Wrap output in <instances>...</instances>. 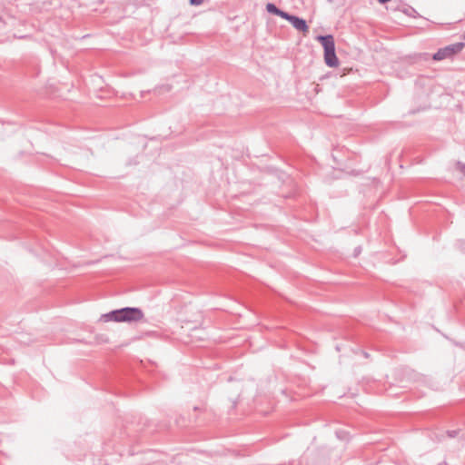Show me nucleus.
Segmentation results:
<instances>
[{"instance_id": "f03ea898", "label": "nucleus", "mask_w": 465, "mask_h": 465, "mask_svg": "<svg viewBox=\"0 0 465 465\" xmlns=\"http://www.w3.org/2000/svg\"><path fill=\"white\" fill-rule=\"evenodd\" d=\"M464 45V43L460 42L440 48L433 54V60L441 61L444 59L452 58L455 54L461 52Z\"/></svg>"}, {"instance_id": "423d86ee", "label": "nucleus", "mask_w": 465, "mask_h": 465, "mask_svg": "<svg viewBox=\"0 0 465 465\" xmlns=\"http://www.w3.org/2000/svg\"><path fill=\"white\" fill-rule=\"evenodd\" d=\"M266 10L268 13L276 15L283 19L285 18V16L288 14V13L279 9L274 4H272V3H268L266 5Z\"/></svg>"}, {"instance_id": "39448f33", "label": "nucleus", "mask_w": 465, "mask_h": 465, "mask_svg": "<svg viewBox=\"0 0 465 465\" xmlns=\"http://www.w3.org/2000/svg\"><path fill=\"white\" fill-rule=\"evenodd\" d=\"M325 64L330 67H336L339 64V60L336 56L335 50L324 53Z\"/></svg>"}, {"instance_id": "20e7f679", "label": "nucleus", "mask_w": 465, "mask_h": 465, "mask_svg": "<svg viewBox=\"0 0 465 465\" xmlns=\"http://www.w3.org/2000/svg\"><path fill=\"white\" fill-rule=\"evenodd\" d=\"M316 39L322 44L324 53L335 50V42L331 35H318Z\"/></svg>"}, {"instance_id": "7ed1b4c3", "label": "nucleus", "mask_w": 465, "mask_h": 465, "mask_svg": "<svg viewBox=\"0 0 465 465\" xmlns=\"http://www.w3.org/2000/svg\"><path fill=\"white\" fill-rule=\"evenodd\" d=\"M284 19L290 22L297 31L304 34L308 33L309 26L304 19L290 14H287Z\"/></svg>"}, {"instance_id": "6e6552de", "label": "nucleus", "mask_w": 465, "mask_h": 465, "mask_svg": "<svg viewBox=\"0 0 465 465\" xmlns=\"http://www.w3.org/2000/svg\"><path fill=\"white\" fill-rule=\"evenodd\" d=\"M191 5L198 6L203 3V0H189Z\"/></svg>"}, {"instance_id": "f257e3e1", "label": "nucleus", "mask_w": 465, "mask_h": 465, "mask_svg": "<svg viewBox=\"0 0 465 465\" xmlns=\"http://www.w3.org/2000/svg\"><path fill=\"white\" fill-rule=\"evenodd\" d=\"M143 318V312L141 309L135 307H125L112 311L101 316V321L116 322H137Z\"/></svg>"}, {"instance_id": "0eeeda50", "label": "nucleus", "mask_w": 465, "mask_h": 465, "mask_svg": "<svg viewBox=\"0 0 465 465\" xmlns=\"http://www.w3.org/2000/svg\"><path fill=\"white\" fill-rule=\"evenodd\" d=\"M456 168H457V170H459L461 173H463L465 175V163L458 162L456 163Z\"/></svg>"}, {"instance_id": "1a4fd4ad", "label": "nucleus", "mask_w": 465, "mask_h": 465, "mask_svg": "<svg viewBox=\"0 0 465 465\" xmlns=\"http://www.w3.org/2000/svg\"><path fill=\"white\" fill-rule=\"evenodd\" d=\"M463 38L465 39V32H464V35H463Z\"/></svg>"}]
</instances>
